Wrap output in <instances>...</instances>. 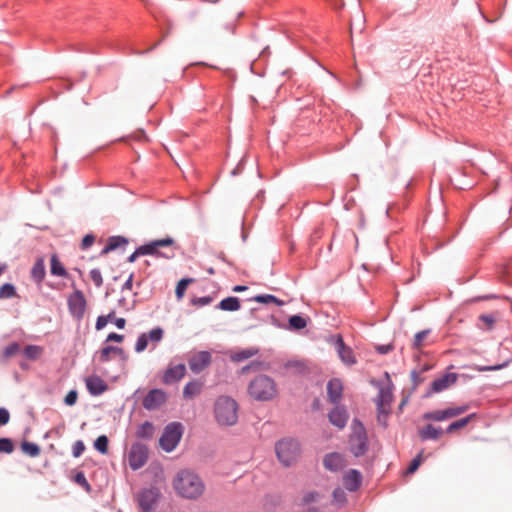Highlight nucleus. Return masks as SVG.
Wrapping results in <instances>:
<instances>
[{
  "instance_id": "nucleus-1",
  "label": "nucleus",
  "mask_w": 512,
  "mask_h": 512,
  "mask_svg": "<svg viewBox=\"0 0 512 512\" xmlns=\"http://www.w3.org/2000/svg\"><path fill=\"white\" fill-rule=\"evenodd\" d=\"M172 486L177 495L186 499H197L205 490L201 478L188 469L177 472L173 478Z\"/></svg>"
},
{
  "instance_id": "nucleus-18",
  "label": "nucleus",
  "mask_w": 512,
  "mask_h": 512,
  "mask_svg": "<svg viewBox=\"0 0 512 512\" xmlns=\"http://www.w3.org/2000/svg\"><path fill=\"white\" fill-rule=\"evenodd\" d=\"M323 464L326 469L336 472L345 467V460L339 453H330L324 457Z\"/></svg>"
},
{
  "instance_id": "nucleus-60",
  "label": "nucleus",
  "mask_w": 512,
  "mask_h": 512,
  "mask_svg": "<svg viewBox=\"0 0 512 512\" xmlns=\"http://www.w3.org/2000/svg\"><path fill=\"white\" fill-rule=\"evenodd\" d=\"M125 324H126V320L124 318H117V319H115V325L119 329H123L125 327Z\"/></svg>"
},
{
  "instance_id": "nucleus-41",
  "label": "nucleus",
  "mask_w": 512,
  "mask_h": 512,
  "mask_svg": "<svg viewBox=\"0 0 512 512\" xmlns=\"http://www.w3.org/2000/svg\"><path fill=\"white\" fill-rule=\"evenodd\" d=\"M13 451V441L10 438H0V453L11 454Z\"/></svg>"
},
{
  "instance_id": "nucleus-47",
  "label": "nucleus",
  "mask_w": 512,
  "mask_h": 512,
  "mask_svg": "<svg viewBox=\"0 0 512 512\" xmlns=\"http://www.w3.org/2000/svg\"><path fill=\"white\" fill-rule=\"evenodd\" d=\"M114 315H115V312L112 311L111 313H109L106 316H104V315L99 316L96 321V329L97 330L103 329L107 325V323L109 321V317H114Z\"/></svg>"
},
{
  "instance_id": "nucleus-37",
  "label": "nucleus",
  "mask_w": 512,
  "mask_h": 512,
  "mask_svg": "<svg viewBox=\"0 0 512 512\" xmlns=\"http://www.w3.org/2000/svg\"><path fill=\"white\" fill-rule=\"evenodd\" d=\"M17 296V291L14 285L5 283L0 287V299H9Z\"/></svg>"
},
{
  "instance_id": "nucleus-38",
  "label": "nucleus",
  "mask_w": 512,
  "mask_h": 512,
  "mask_svg": "<svg viewBox=\"0 0 512 512\" xmlns=\"http://www.w3.org/2000/svg\"><path fill=\"white\" fill-rule=\"evenodd\" d=\"M289 325L291 329L300 330L306 327L307 322L303 317L299 315H293L289 319Z\"/></svg>"
},
{
  "instance_id": "nucleus-54",
  "label": "nucleus",
  "mask_w": 512,
  "mask_h": 512,
  "mask_svg": "<svg viewBox=\"0 0 512 512\" xmlns=\"http://www.w3.org/2000/svg\"><path fill=\"white\" fill-rule=\"evenodd\" d=\"M385 377H386V404H387L391 398L390 385H392V383H391L390 376L387 372L385 374Z\"/></svg>"
},
{
  "instance_id": "nucleus-23",
  "label": "nucleus",
  "mask_w": 512,
  "mask_h": 512,
  "mask_svg": "<svg viewBox=\"0 0 512 512\" xmlns=\"http://www.w3.org/2000/svg\"><path fill=\"white\" fill-rule=\"evenodd\" d=\"M203 382L197 379L189 381L183 388V397L185 399H193L198 396L203 389Z\"/></svg>"
},
{
  "instance_id": "nucleus-10",
  "label": "nucleus",
  "mask_w": 512,
  "mask_h": 512,
  "mask_svg": "<svg viewBox=\"0 0 512 512\" xmlns=\"http://www.w3.org/2000/svg\"><path fill=\"white\" fill-rule=\"evenodd\" d=\"M163 335L164 331L160 327H156L148 333H142L136 341L135 351L138 353L143 352L147 348L149 341L156 345L163 339Z\"/></svg>"
},
{
  "instance_id": "nucleus-33",
  "label": "nucleus",
  "mask_w": 512,
  "mask_h": 512,
  "mask_svg": "<svg viewBox=\"0 0 512 512\" xmlns=\"http://www.w3.org/2000/svg\"><path fill=\"white\" fill-rule=\"evenodd\" d=\"M122 355L123 349L115 346H106L100 352V361L107 362L111 355Z\"/></svg>"
},
{
  "instance_id": "nucleus-17",
  "label": "nucleus",
  "mask_w": 512,
  "mask_h": 512,
  "mask_svg": "<svg viewBox=\"0 0 512 512\" xmlns=\"http://www.w3.org/2000/svg\"><path fill=\"white\" fill-rule=\"evenodd\" d=\"M85 382L89 393L95 396L101 395L108 388L105 381L97 375L87 377Z\"/></svg>"
},
{
  "instance_id": "nucleus-55",
  "label": "nucleus",
  "mask_w": 512,
  "mask_h": 512,
  "mask_svg": "<svg viewBox=\"0 0 512 512\" xmlns=\"http://www.w3.org/2000/svg\"><path fill=\"white\" fill-rule=\"evenodd\" d=\"M318 496L319 495L316 492H309L304 496L303 500L305 503H310V502L316 501Z\"/></svg>"
},
{
  "instance_id": "nucleus-56",
  "label": "nucleus",
  "mask_w": 512,
  "mask_h": 512,
  "mask_svg": "<svg viewBox=\"0 0 512 512\" xmlns=\"http://www.w3.org/2000/svg\"><path fill=\"white\" fill-rule=\"evenodd\" d=\"M124 339L123 335L117 333H110L107 337V341L122 342Z\"/></svg>"
},
{
  "instance_id": "nucleus-44",
  "label": "nucleus",
  "mask_w": 512,
  "mask_h": 512,
  "mask_svg": "<svg viewBox=\"0 0 512 512\" xmlns=\"http://www.w3.org/2000/svg\"><path fill=\"white\" fill-rule=\"evenodd\" d=\"M479 321L482 322L486 330H492L495 323V318L490 314H482L478 317Z\"/></svg>"
},
{
  "instance_id": "nucleus-8",
  "label": "nucleus",
  "mask_w": 512,
  "mask_h": 512,
  "mask_svg": "<svg viewBox=\"0 0 512 512\" xmlns=\"http://www.w3.org/2000/svg\"><path fill=\"white\" fill-rule=\"evenodd\" d=\"M148 460V448L141 443H134L131 446L128 463L132 470H138L143 467Z\"/></svg>"
},
{
  "instance_id": "nucleus-29",
  "label": "nucleus",
  "mask_w": 512,
  "mask_h": 512,
  "mask_svg": "<svg viewBox=\"0 0 512 512\" xmlns=\"http://www.w3.org/2000/svg\"><path fill=\"white\" fill-rule=\"evenodd\" d=\"M476 417L475 413L469 414L464 418L458 419L454 422H452L448 427L446 428L445 432L448 434L453 433L454 431L460 430L467 426L472 419Z\"/></svg>"
},
{
  "instance_id": "nucleus-3",
  "label": "nucleus",
  "mask_w": 512,
  "mask_h": 512,
  "mask_svg": "<svg viewBox=\"0 0 512 512\" xmlns=\"http://www.w3.org/2000/svg\"><path fill=\"white\" fill-rule=\"evenodd\" d=\"M238 403L229 396H220L214 404V416L221 426H233L238 420Z\"/></svg>"
},
{
  "instance_id": "nucleus-51",
  "label": "nucleus",
  "mask_w": 512,
  "mask_h": 512,
  "mask_svg": "<svg viewBox=\"0 0 512 512\" xmlns=\"http://www.w3.org/2000/svg\"><path fill=\"white\" fill-rule=\"evenodd\" d=\"M77 397H78L77 392L75 390H72L67 393V395L65 396L64 402H65V404L72 406L76 403Z\"/></svg>"
},
{
  "instance_id": "nucleus-36",
  "label": "nucleus",
  "mask_w": 512,
  "mask_h": 512,
  "mask_svg": "<svg viewBox=\"0 0 512 512\" xmlns=\"http://www.w3.org/2000/svg\"><path fill=\"white\" fill-rule=\"evenodd\" d=\"M21 450L30 457H37L40 454V447L32 442L24 441L21 444Z\"/></svg>"
},
{
  "instance_id": "nucleus-59",
  "label": "nucleus",
  "mask_w": 512,
  "mask_h": 512,
  "mask_svg": "<svg viewBox=\"0 0 512 512\" xmlns=\"http://www.w3.org/2000/svg\"><path fill=\"white\" fill-rule=\"evenodd\" d=\"M75 480L80 485H84V486H87V487L89 486L88 482H87V480H86V478H85L83 473H78L76 475V477H75Z\"/></svg>"
},
{
  "instance_id": "nucleus-2",
  "label": "nucleus",
  "mask_w": 512,
  "mask_h": 512,
  "mask_svg": "<svg viewBox=\"0 0 512 512\" xmlns=\"http://www.w3.org/2000/svg\"><path fill=\"white\" fill-rule=\"evenodd\" d=\"M248 394L256 401H271L278 395L277 384L267 375H258L248 385Z\"/></svg>"
},
{
  "instance_id": "nucleus-53",
  "label": "nucleus",
  "mask_w": 512,
  "mask_h": 512,
  "mask_svg": "<svg viewBox=\"0 0 512 512\" xmlns=\"http://www.w3.org/2000/svg\"><path fill=\"white\" fill-rule=\"evenodd\" d=\"M10 414L7 409L0 408V426L6 425L9 422Z\"/></svg>"
},
{
  "instance_id": "nucleus-39",
  "label": "nucleus",
  "mask_w": 512,
  "mask_h": 512,
  "mask_svg": "<svg viewBox=\"0 0 512 512\" xmlns=\"http://www.w3.org/2000/svg\"><path fill=\"white\" fill-rule=\"evenodd\" d=\"M193 282V279H190V278H185V279H181L177 286H176V289H175V294H176V297L178 299H181L184 294H185V291L187 289V286Z\"/></svg>"
},
{
  "instance_id": "nucleus-45",
  "label": "nucleus",
  "mask_w": 512,
  "mask_h": 512,
  "mask_svg": "<svg viewBox=\"0 0 512 512\" xmlns=\"http://www.w3.org/2000/svg\"><path fill=\"white\" fill-rule=\"evenodd\" d=\"M90 279L96 287H101L103 285V277L99 269L95 268L90 271Z\"/></svg>"
},
{
  "instance_id": "nucleus-63",
  "label": "nucleus",
  "mask_w": 512,
  "mask_h": 512,
  "mask_svg": "<svg viewBox=\"0 0 512 512\" xmlns=\"http://www.w3.org/2000/svg\"><path fill=\"white\" fill-rule=\"evenodd\" d=\"M138 256H141V253H138V248L128 257L129 262H134Z\"/></svg>"
},
{
  "instance_id": "nucleus-12",
  "label": "nucleus",
  "mask_w": 512,
  "mask_h": 512,
  "mask_svg": "<svg viewBox=\"0 0 512 512\" xmlns=\"http://www.w3.org/2000/svg\"><path fill=\"white\" fill-rule=\"evenodd\" d=\"M159 497L160 492L157 488H147L138 494L137 500L140 508L143 511L148 512L152 510Z\"/></svg>"
},
{
  "instance_id": "nucleus-20",
  "label": "nucleus",
  "mask_w": 512,
  "mask_h": 512,
  "mask_svg": "<svg viewBox=\"0 0 512 512\" xmlns=\"http://www.w3.org/2000/svg\"><path fill=\"white\" fill-rule=\"evenodd\" d=\"M443 432L444 431L441 427H435L432 424H427L418 430V435L422 441H436L442 436Z\"/></svg>"
},
{
  "instance_id": "nucleus-35",
  "label": "nucleus",
  "mask_w": 512,
  "mask_h": 512,
  "mask_svg": "<svg viewBox=\"0 0 512 512\" xmlns=\"http://www.w3.org/2000/svg\"><path fill=\"white\" fill-rule=\"evenodd\" d=\"M154 434V426L152 423L146 421L137 430L136 435L139 438L150 439Z\"/></svg>"
},
{
  "instance_id": "nucleus-32",
  "label": "nucleus",
  "mask_w": 512,
  "mask_h": 512,
  "mask_svg": "<svg viewBox=\"0 0 512 512\" xmlns=\"http://www.w3.org/2000/svg\"><path fill=\"white\" fill-rule=\"evenodd\" d=\"M431 333V329H424V330H421L419 332H417L414 336V340H413V348L414 349H417V350H420L422 349L426 343V339L427 337L430 335Z\"/></svg>"
},
{
  "instance_id": "nucleus-19",
  "label": "nucleus",
  "mask_w": 512,
  "mask_h": 512,
  "mask_svg": "<svg viewBox=\"0 0 512 512\" xmlns=\"http://www.w3.org/2000/svg\"><path fill=\"white\" fill-rule=\"evenodd\" d=\"M362 483L361 473L355 469L349 470L343 477V484L349 491L357 490Z\"/></svg>"
},
{
  "instance_id": "nucleus-52",
  "label": "nucleus",
  "mask_w": 512,
  "mask_h": 512,
  "mask_svg": "<svg viewBox=\"0 0 512 512\" xmlns=\"http://www.w3.org/2000/svg\"><path fill=\"white\" fill-rule=\"evenodd\" d=\"M94 241H95V237L93 235L88 234V235L84 236V238L82 239V242H81V248L87 249L94 243Z\"/></svg>"
},
{
  "instance_id": "nucleus-9",
  "label": "nucleus",
  "mask_w": 512,
  "mask_h": 512,
  "mask_svg": "<svg viewBox=\"0 0 512 512\" xmlns=\"http://www.w3.org/2000/svg\"><path fill=\"white\" fill-rule=\"evenodd\" d=\"M68 308L73 317L80 319L86 310V299L84 293L75 290L68 298Z\"/></svg>"
},
{
  "instance_id": "nucleus-31",
  "label": "nucleus",
  "mask_w": 512,
  "mask_h": 512,
  "mask_svg": "<svg viewBox=\"0 0 512 512\" xmlns=\"http://www.w3.org/2000/svg\"><path fill=\"white\" fill-rule=\"evenodd\" d=\"M218 307L224 311H237L240 308V302L236 297H228L223 299Z\"/></svg>"
},
{
  "instance_id": "nucleus-46",
  "label": "nucleus",
  "mask_w": 512,
  "mask_h": 512,
  "mask_svg": "<svg viewBox=\"0 0 512 512\" xmlns=\"http://www.w3.org/2000/svg\"><path fill=\"white\" fill-rule=\"evenodd\" d=\"M333 500L337 504H340V505L344 504L345 501H346V494H345V492L341 488H336L333 491Z\"/></svg>"
},
{
  "instance_id": "nucleus-4",
  "label": "nucleus",
  "mask_w": 512,
  "mask_h": 512,
  "mask_svg": "<svg viewBox=\"0 0 512 512\" xmlns=\"http://www.w3.org/2000/svg\"><path fill=\"white\" fill-rule=\"evenodd\" d=\"M275 452L280 463L285 467H289L300 458L301 446L296 439L283 438L276 442Z\"/></svg>"
},
{
  "instance_id": "nucleus-24",
  "label": "nucleus",
  "mask_w": 512,
  "mask_h": 512,
  "mask_svg": "<svg viewBox=\"0 0 512 512\" xmlns=\"http://www.w3.org/2000/svg\"><path fill=\"white\" fill-rule=\"evenodd\" d=\"M46 275L45 264L42 258H39L34 263L31 269V277L37 283L40 284Z\"/></svg>"
},
{
  "instance_id": "nucleus-16",
  "label": "nucleus",
  "mask_w": 512,
  "mask_h": 512,
  "mask_svg": "<svg viewBox=\"0 0 512 512\" xmlns=\"http://www.w3.org/2000/svg\"><path fill=\"white\" fill-rule=\"evenodd\" d=\"M335 348H336L338 355L341 358L343 363H345L347 365H353L356 363V359H355L352 349L345 345V343L340 335L337 336Z\"/></svg>"
},
{
  "instance_id": "nucleus-42",
  "label": "nucleus",
  "mask_w": 512,
  "mask_h": 512,
  "mask_svg": "<svg viewBox=\"0 0 512 512\" xmlns=\"http://www.w3.org/2000/svg\"><path fill=\"white\" fill-rule=\"evenodd\" d=\"M24 353L29 359H37L42 353V348L36 345H28Z\"/></svg>"
},
{
  "instance_id": "nucleus-62",
  "label": "nucleus",
  "mask_w": 512,
  "mask_h": 512,
  "mask_svg": "<svg viewBox=\"0 0 512 512\" xmlns=\"http://www.w3.org/2000/svg\"><path fill=\"white\" fill-rule=\"evenodd\" d=\"M504 365H496V366H485L480 369V371H494L501 369Z\"/></svg>"
},
{
  "instance_id": "nucleus-6",
  "label": "nucleus",
  "mask_w": 512,
  "mask_h": 512,
  "mask_svg": "<svg viewBox=\"0 0 512 512\" xmlns=\"http://www.w3.org/2000/svg\"><path fill=\"white\" fill-rule=\"evenodd\" d=\"M349 446L354 456L359 457L367 450L366 432L363 425L354 420L352 423V434L349 439Z\"/></svg>"
},
{
  "instance_id": "nucleus-13",
  "label": "nucleus",
  "mask_w": 512,
  "mask_h": 512,
  "mask_svg": "<svg viewBox=\"0 0 512 512\" xmlns=\"http://www.w3.org/2000/svg\"><path fill=\"white\" fill-rule=\"evenodd\" d=\"M166 393L161 389H152L143 399L142 405L147 410H156L166 402Z\"/></svg>"
},
{
  "instance_id": "nucleus-15",
  "label": "nucleus",
  "mask_w": 512,
  "mask_h": 512,
  "mask_svg": "<svg viewBox=\"0 0 512 512\" xmlns=\"http://www.w3.org/2000/svg\"><path fill=\"white\" fill-rule=\"evenodd\" d=\"M186 373V366L184 364L169 365L165 370L162 382L164 384H172L180 381Z\"/></svg>"
},
{
  "instance_id": "nucleus-57",
  "label": "nucleus",
  "mask_w": 512,
  "mask_h": 512,
  "mask_svg": "<svg viewBox=\"0 0 512 512\" xmlns=\"http://www.w3.org/2000/svg\"><path fill=\"white\" fill-rule=\"evenodd\" d=\"M211 301H212V298L209 296H206V297H200V298L196 299L194 301V303L204 306V305L211 303Z\"/></svg>"
},
{
  "instance_id": "nucleus-43",
  "label": "nucleus",
  "mask_w": 512,
  "mask_h": 512,
  "mask_svg": "<svg viewBox=\"0 0 512 512\" xmlns=\"http://www.w3.org/2000/svg\"><path fill=\"white\" fill-rule=\"evenodd\" d=\"M422 452H420L416 457L412 459L410 464L408 465L406 469V474H413L420 466L422 462Z\"/></svg>"
},
{
  "instance_id": "nucleus-48",
  "label": "nucleus",
  "mask_w": 512,
  "mask_h": 512,
  "mask_svg": "<svg viewBox=\"0 0 512 512\" xmlns=\"http://www.w3.org/2000/svg\"><path fill=\"white\" fill-rule=\"evenodd\" d=\"M468 408H469L468 405L449 407L448 408L449 416H450V418L459 416V415L463 414L464 412H466L468 410Z\"/></svg>"
},
{
  "instance_id": "nucleus-7",
  "label": "nucleus",
  "mask_w": 512,
  "mask_h": 512,
  "mask_svg": "<svg viewBox=\"0 0 512 512\" xmlns=\"http://www.w3.org/2000/svg\"><path fill=\"white\" fill-rule=\"evenodd\" d=\"M182 437V426L180 423L168 424L159 440V444L166 452L173 451Z\"/></svg>"
},
{
  "instance_id": "nucleus-64",
  "label": "nucleus",
  "mask_w": 512,
  "mask_h": 512,
  "mask_svg": "<svg viewBox=\"0 0 512 512\" xmlns=\"http://www.w3.org/2000/svg\"><path fill=\"white\" fill-rule=\"evenodd\" d=\"M411 377L413 379V382L415 384H417L418 378H419V373L416 370H413L412 373H411Z\"/></svg>"
},
{
  "instance_id": "nucleus-58",
  "label": "nucleus",
  "mask_w": 512,
  "mask_h": 512,
  "mask_svg": "<svg viewBox=\"0 0 512 512\" xmlns=\"http://www.w3.org/2000/svg\"><path fill=\"white\" fill-rule=\"evenodd\" d=\"M133 285V274H130L126 282L122 286V291L131 290Z\"/></svg>"
},
{
  "instance_id": "nucleus-11",
  "label": "nucleus",
  "mask_w": 512,
  "mask_h": 512,
  "mask_svg": "<svg viewBox=\"0 0 512 512\" xmlns=\"http://www.w3.org/2000/svg\"><path fill=\"white\" fill-rule=\"evenodd\" d=\"M212 361L211 353L208 351H199L195 354H193L188 359V365L190 370L195 373L199 374L203 370H205Z\"/></svg>"
},
{
  "instance_id": "nucleus-21",
  "label": "nucleus",
  "mask_w": 512,
  "mask_h": 512,
  "mask_svg": "<svg viewBox=\"0 0 512 512\" xmlns=\"http://www.w3.org/2000/svg\"><path fill=\"white\" fill-rule=\"evenodd\" d=\"M348 420V414L345 411L344 408L341 407H335L330 413H329V421L334 426L342 429L345 427Z\"/></svg>"
},
{
  "instance_id": "nucleus-25",
  "label": "nucleus",
  "mask_w": 512,
  "mask_h": 512,
  "mask_svg": "<svg viewBox=\"0 0 512 512\" xmlns=\"http://www.w3.org/2000/svg\"><path fill=\"white\" fill-rule=\"evenodd\" d=\"M370 383L377 389L378 394L375 399L378 411V420L381 419V415L383 413V403H384V385L381 381L372 379Z\"/></svg>"
},
{
  "instance_id": "nucleus-5",
  "label": "nucleus",
  "mask_w": 512,
  "mask_h": 512,
  "mask_svg": "<svg viewBox=\"0 0 512 512\" xmlns=\"http://www.w3.org/2000/svg\"><path fill=\"white\" fill-rule=\"evenodd\" d=\"M174 243L175 241L171 237L155 240L140 246L138 248V253H141V255H155L157 257L171 259L175 256L174 248H172Z\"/></svg>"
},
{
  "instance_id": "nucleus-27",
  "label": "nucleus",
  "mask_w": 512,
  "mask_h": 512,
  "mask_svg": "<svg viewBox=\"0 0 512 512\" xmlns=\"http://www.w3.org/2000/svg\"><path fill=\"white\" fill-rule=\"evenodd\" d=\"M50 272L54 276L58 277H67L68 273L64 268L63 264L60 262L57 254H53L50 259Z\"/></svg>"
},
{
  "instance_id": "nucleus-49",
  "label": "nucleus",
  "mask_w": 512,
  "mask_h": 512,
  "mask_svg": "<svg viewBox=\"0 0 512 512\" xmlns=\"http://www.w3.org/2000/svg\"><path fill=\"white\" fill-rule=\"evenodd\" d=\"M84 450H85V445H84L83 441L78 440L73 444L72 453H73L74 457H76V458L80 457L82 455V453L84 452Z\"/></svg>"
},
{
  "instance_id": "nucleus-34",
  "label": "nucleus",
  "mask_w": 512,
  "mask_h": 512,
  "mask_svg": "<svg viewBox=\"0 0 512 512\" xmlns=\"http://www.w3.org/2000/svg\"><path fill=\"white\" fill-rule=\"evenodd\" d=\"M251 300L262 303V304H275L277 306H282L284 302L278 298H276L273 295L270 294H263V295H257L253 297Z\"/></svg>"
},
{
  "instance_id": "nucleus-40",
  "label": "nucleus",
  "mask_w": 512,
  "mask_h": 512,
  "mask_svg": "<svg viewBox=\"0 0 512 512\" xmlns=\"http://www.w3.org/2000/svg\"><path fill=\"white\" fill-rule=\"evenodd\" d=\"M94 447L102 454H106L108 451V438L105 435L99 436L95 442Z\"/></svg>"
},
{
  "instance_id": "nucleus-26",
  "label": "nucleus",
  "mask_w": 512,
  "mask_h": 512,
  "mask_svg": "<svg viewBox=\"0 0 512 512\" xmlns=\"http://www.w3.org/2000/svg\"><path fill=\"white\" fill-rule=\"evenodd\" d=\"M127 243V239L122 236H112L108 239L106 246L101 251V255H106L121 246H125Z\"/></svg>"
},
{
  "instance_id": "nucleus-50",
  "label": "nucleus",
  "mask_w": 512,
  "mask_h": 512,
  "mask_svg": "<svg viewBox=\"0 0 512 512\" xmlns=\"http://www.w3.org/2000/svg\"><path fill=\"white\" fill-rule=\"evenodd\" d=\"M19 344L17 343H11L4 349V356L5 358H10L14 356L19 351Z\"/></svg>"
},
{
  "instance_id": "nucleus-14",
  "label": "nucleus",
  "mask_w": 512,
  "mask_h": 512,
  "mask_svg": "<svg viewBox=\"0 0 512 512\" xmlns=\"http://www.w3.org/2000/svg\"><path fill=\"white\" fill-rule=\"evenodd\" d=\"M457 378L458 375L456 373H447L436 378L431 383L430 389L427 391V396L444 391L450 385L454 384L457 381Z\"/></svg>"
},
{
  "instance_id": "nucleus-30",
  "label": "nucleus",
  "mask_w": 512,
  "mask_h": 512,
  "mask_svg": "<svg viewBox=\"0 0 512 512\" xmlns=\"http://www.w3.org/2000/svg\"><path fill=\"white\" fill-rule=\"evenodd\" d=\"M258 353L257 348H248L243 349L241 351L235 352L231 355V360L234 362H241L243 360L249 359L255 356Z\"/></svg>"
},
{
  "instance_id": "nucleus-22",
  "label": "nucleus",
  "mask_w": 512,
  "mask_h": 512,
  "mask_svg": "<svg viewBox=\"0 0 512 512\" xmlns=\"http://www.w3.org/2000/svg\"><path fill=\"white\" fill-rule=\"evenodd\" d=\"M343 385L339 379H332L327 384L328 398L332 403L338 402L342 397Z\"/></svg>"
},
{
  "instance_id": "nucleus-28",
  "label": "nucleus",
  "mask_w": 512,
  "mask_h": 512,
  "mask_svg": "<svg viewBox=\"0 0 512 512\" xmlns=\"http://www.w3.org/2000/svg\"><path fill=\"white\" fill-rule=\"evenodd\" d=\"M423 420L441 422L450 419L448 408L443 410H434L425 412L422 415Z\"/></svg>"
},
{
  "instance_id": "nucleus-61",
  "label": "nucleus",
  "mask_w": 512,
  "mask_h": 512,
  "mask_svg": "<svg viewBox=\"0 0 512 512\" xmlns=\"http://www.w3.org/2000/svg\"><path fill=\"white\" fill-rule=\"evenodd\" d=\"M259 367V364L258 363H252L250 365H247L245 367L242 368L241 372L242 373H247L250 369H257Z\"/></svg>"
}]
</instances>
